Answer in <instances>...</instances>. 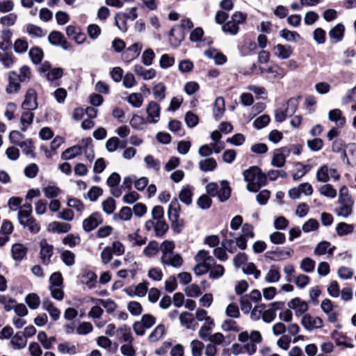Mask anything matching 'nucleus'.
Instances as JSON below:
<instances>
[{"label": "nucleus", "mask_w": 356, "mask_h": 356, "mask_svg": "<svg viewBox=\"0 0 356 356\" xmlns=\"http://www.w3.org/2000/svg\"><path fill=\"white\" fill-rule=\"evenodd\" d=\"M238 340L245 343L244 346L234 343L231 346V352L234 355L247 353L249 355H254L257 351V344L262 341L261 333L257 330H252L250 333L247 331L241 332L238 335Z\"/></svg>", "instance_id": "nucleus-1"}, {"label": "nucleus", "mask_w": 356, "mask_h": 356, "mask_svg": "<svg viewBox=\"0 0 356 356\" xmlns=\"http://www.w3.org/2000/svg\"><path fill=\"white\" fill-rule=\"evenodd\" d=\"M243 177L247 182V189L251 192L257 191L265 181L266 176L257 166H252L243 171Z\"/></svg>", "instance_id": "nucleus-2"}, {"label": "nucleus", "mask_w": 356, "mask_h": 356, "mask_svg": "<svg viewBox=\"0 0 356 356\" xmlns=\"http://www.w3.org/2000/svg\"><path fill=\"white\" fill-rule=\"evenodd\" d=\"M340 178V175L337 170L329 167L327 164H323L320 166L316 173V179L319 182L327 183L330 179L337 181Z\"/></svg>", "instance_id": "nucleus-3"}, {"label": "nucleus", "mask_w": 356, "mask_h": 356, "mask_svg": "<svg viewBox=\"0 0 356 356\" xmlns=\"http://www.w3.org/2000/svg\"><path fill=\"white\" fill-rule=\"evenodd\" d=\"M156 323V318L149 314L143 315L140 320L133 325L134 332L139 336H143L145 330L152 327Z\"/></svg>", "instance_id": "nucleus-4"}, {"label": "nucleus", "mask_w": 356, "mask_h": 356, "mask_svg": "<svg viewBox=\"0 0 356 356\" xmlns=\"http://www.w3.org/2000/svg\"><path fill=\"white\" fill-rule=\"evenodd\" d=\"M354 201L351 197H345L338 200V206L335 208L334 212L339 217L347 218L353 213Z\"/></svg>", "instance_id": "nucleus-5"}, {"label": "nucleus", "mask_w": 356, "mask_h": 356, "mask_svg": "<svg viewBox=\"0 0 356 356\" xmlns=\"http://www.w3.org/2000/svg\"><path fill=\"white\" fill-rule=\"evenodd\" d=\"M10 142L15 145L19 146L21 148H25L26 154L32 153L31 148V141L30 140H24V136L19 131H12L9 134Z\"/></svg>", "instance_id": "nucleus-6"}, {"label": "nucleus", "mask_w": 356, "mask_h": 356, "mask_svg": "<svg viewBox=\"0 0 356 356\" xmlns=\"http://www.w3.org/2000/svg\"><path fill=\"white\" fill-rule=\"evenodd\" d=\"M313 193V188L309 183L305 182L300 184L296 187H293L289 191V196L293 200L298 199L301 194L305 195H311Z\"/></svg>", "instance_id": "nucleus-7"}, {"label": "nucleus", "mask_w": 356, "mask_h": 356, "mask_svg": "<svg viewBox=\"0 0 356 356\" xmlns=\"http://www.w3.org/2000/svg\"><path fill=\"white\" fill-rule=\"evenodd\" d=\"M102 218L100 213L95 212L84 219L82 222L83 229L86 232L95 229L99 225L102 223Z\"/></svg>", "instance_id": "nucleus-8"}, {"label": "nucleus", "mask_w": 356, "mask_h": 356, "mask_svg": "<svg viewBox=\"0 0 356 356\" xmlns=\"http://www.w3.org/2000/svg\"><path fill=\"white\" fill-rule=\"evenodd\" d=\"M302 325L307 330L319 329L323 326V321L320 317H312L309 314H305L301 319Z\"/></svg>", "instance_id": "nucleus-9"}, {"label": "nucleus", "mask_w": 356, "mask_h": 356, "mask_svg": "<svg viewBox=\"0 0 356 356\" xmlns=\"http://www.w3.org/2000/svg\"><path fill=\"white\" fill-rule=\"evenodd\" d=\"M160 112L161 107L159 104L153 101L150 102L146 107L147 122L153 124L158 122L160 119Z\"/></svg>", "instance_id": "nucleus-10"}, {"label": "nucleus", "mask_w": 356, "mask_h": 356, "mask_svg": "<svg viewBox=\"0 0 356 356\" xmlns=\"http://www.w3.org/2000/svg\"><path fill=\"white\" fill-rule=\"evenodd\" d=\"M291 150L287 147H283L275 151L271 163L274 166L281 168L284 165L286 157L290 154Z\"/></svg>", "instance_id": "nucleus-11"}, {"label": "nucleus", "mask_w": 356, "mask_h": 356, "mask_svg": "<svg viewBox=\"0 0 356 356\" xmlns=\"http://www.w3.org/2000/svg\"><path fill=\"white\" fill-rule=\"evenodd\" d=\"M22 107L24 110L29 111H34L38 108L37 93L34 89H28Z\"/></svg>", "instance_id": "nucleus-12"}, {"label": "nucleus", "mask_w": 356, "mask_h": 356, "mask_svg": "<svg viewBox=\"0 0 356 356\" xmlns=\"http://www.w3.org/2000/svg\"><path fill=\"white\" fill-rule=\"evenodd\" d=\"M287 305L290 309L294 310L297 316H303V315H305L306 312L308 310V305L307 302L301 300L299 298H295L291 300L288 302Z\"/></svg>", "instance_id": "nucleus-13"}, {"label": "nucleus", "mask_w": 356, "mask_h": 356, "mask_svg": "<svg viewBox=\"0 0 356 356\" xmlns=\"http://www.w3.org/2000/svg\"><path fill=\"white\" fill-rule=\"evenodd\" d=\"M18 77V74L15 71H10L8 73V84L6 88V92L8 94L17 93L21 88L22 83Z\"/></svg>", "instance_id": "nucleus-14"}, {"label": "nucleus", "mask_w": 356, "mask_h": 356, "mask_svg": "<svg viewBox=\"0 0 356 356\" xmlns=\"http://www.w3.org/2000/svg\"><path fill=\"white\" fill-rule=\"evenodd\" d=\"M161 261L164 266H170L175 268H179L183 264V259L179 254H170L162 255Z\"/></svg>", "instance_id": "nucleus-15"}, {"label": "nucleus", "mask_w": 356, "mask_h": 356, "mask_svg": "<svg viewBox=\"0 0 356 356\" xmlns=\"http://www.w3.org/2000/svg\"><path fill=\"white\" fill-rule=\"evenodd\" d=\"M273 54L277 58L286 60L293 54V49L290 45L277 44L273 47Z\"/></svg>", "instance_id": "nucleus-16"}, {"label": "nucleus", "mask_w": 356, "mask_h": 356, "mask_svg": "<svg viewBox=\"0 0 356 356\" xmlns=\"http://www.w3.org/2000/svg\"><path fill=\"white\" fill-rule=\"evenodd\" d=\"M40 258L44 264L48 265L50 262V259L53 255L54 247L49 244L45 239H42L40 243Z\"/></svg>", "instance_id": "nucleus-17"}, {"label": "nucleus", "mask_w": 356, "mask_h": 356, "mask_svg": "<svg viewBox=\"0 0 356 356\" xmlns=\"http://www.w3.org/2000/svg\"><path fill=\"white\" fill-rule=\"evenodd\" d=\"M134 72L145 81L153 79L156 76V71L154 68L146 69L140 64L134 65Z\"/></svg>", "instance_id": "nucleus-18"}, {"label": "nucleus", "mask_w": 356, "mask_h": 356, "mask_svg": "<svg viewBox=\"0 0 356 356\" xmlns=\"http://www.w3.org/2000/svg\"><path fill=\"white\" fill-rule=\"evenodd\" d=\"M143 45L140 43L136 42L129 47L126 51L123 54L124 59L127 62L133 60L136 58L140 53Z\"/></svg>", "instance_id": "nucleus-19"}, {"label": "nucleus", "mask_w": 356, "mask_h": 356, "mask_svg": "<svg viewBox=\"0 0 356 356\" xmlns=\"http://www.w3.org/2000/svg\"><path fill=\"white\" fill-rule=\"evenodd\" d=\"M42 308L49 313L51 318L54 321H57L60 318V310L54 305V304L49 298H44L43 300Z\"/></svg>", "instance_id": "nucleus-20"}, {"label": "nucleus", "mask_w": 356, "mask_h": 356, "mask_svg": "<svg viewBox=\"0 0 356 356\" xmlns=\"http://www.w3.org/2000/svg\"><path fill=\"white\" fill-rule=\"evenodd\" d=\"M23 208L18 212V220L21 225L24 226L33 218L31 204L27 203L23 206Z\"/></svg>", "instance_id": "nucleus-21"}, {"label": "nucleus", "mask_w": 356, "mask_h": 356, "mask_svg": "<svg viewBox=\"0 0 356 356\" xmlns=\"http://www.w3.org/2000/svg\"><path fill=\"white\" fill-rule=\"evenodd\" d=\"M0 62L5 67L10 68L15 63V56L11 51L0 47Z\"/></svg>", "instance_id": "nucleus-22"}, {"label": "nucleus", "mask_w": 356, "mask_h": 356, "mask_svg": "<svg viewBox=\"0 0 356 356\" xmlns=\"http://www.w3.org/2000/svg\"><path fill=\"white\" fill-rule=\"evenodd\" d=\"M72 228L70 224L67 222H61L54 221L49 224L48 229L57 234H64L68 232Z\"/></svg>", "instance_id": "nucleus-23"}, {"label": "nucleus", "mask_w": 356, "mask_h": 356, "mask_svg": "<svg viewBox=\"0 0 356 356\" xmlns=\"http://www.w3.org/2000/svg\"><path fill=\"white\" fill-rule=\"evenodd\" d=\"M280 277V268L275 265H271L265 275L264 280L266 282L272 284L277 282Z\"/></svg>", "instance_id": "nucleus-24"}, {"label": "nucleus", "mask_w": 356, "mask_h": 356, "mask_svg": "<svg viewBox=\"0 0 356 356\" xmlns=\"http://www.w3.org/2000/svg\"><path fill=\"white\" fill-rule=\"evenodd\" d=\"M344 31V26L342 24H337L330 29L328 35L334 42H338L343 39Z\"/></svg>", "instance_id": "nucleus-25"}, {"label": "nucleus", "mask_w": 356, "mask_h": 356, "mask_svg": "<svg viewBox=\"0 0 356 356\" xmlns=\"http://www.w3.org/2000/svg\"><path fill=\"white\" fill-rule=\"evenodd\" d=\"M328 119L335 122L338 127H343L346 122L345 117L342 115L341 111L338 108H334L329 111Z\"/></svg>", "instance_id": "nucleus-26"}, {"label": "nucleus", "mask_w": 356, "mask_h": 356, "mask_svg": "<svg viewBox=\"0 0 356 356\" xmlns=\"http://www.w3.org/2000/svg\"><path fill=\"white\" fill-rule=\"evenodd\" d=\"M334 246H331V244L327 241H321L319 243L314 249V254L316 255L321 256L328 253L329 254H332L333 251L334 250Z\"/></svg>", "instance_id": "nucleus-27"}, {"label": "nucleus", "mask_w": 356, "mask_h": 356, "mask_svg": "<svg viewBox=\"0 0 356 356\" xmlns=\"http://www.w3.org/2000/svg\"><path fill=\"white\" fill-rule=\"evenodd\" d=\"M24 302L28 307L33 310L38 309L41 304L40 298L36 293L27 294L24 298Z\"/></svg>", "instance_id": "nucleus-28"}, {"label": "nucleus", "mask_w": 356, "mask_h": 356, "mask_svg": "<svg viewBox=\"0 0 356 356\" xmlns=\"http://www.w3.org/2000/svg\"><path fill=\"white\" fill-rule=\"evenodd\" d=\"M280 36L289 42H296L301 39L300 34L296 31H290L286 29H283L280 31Z\"/></svg>", "instance_id": "nucleus-29"}, {"label": "nucleus", "mask_w": 356, "mask_h": 356, "mask_svg": "<svg viewBox=\"0 0 356 356\" xmlns=\"http://www.w3.org/2000/svg\"><path fill=\"white\" fill-rule=\"evenodd\" d=\"M225 109V100L222 97L216 99L213 104V116L216 120H218L223 114Z\"/></svg>", "instance_id": "nucleus-30"}, {"label": "nucleus", "mask_w": 356, "mask_h": 356, "mask_svg": "<svg viewBox=\"0 0 356 356\" xmlns=\"http://www.w3.org/2000/svg\"><path fill=\"white\" fill-rule=\"evenodd\" d=\"M166 334V328L164 325H158L149 335V340L151 342H156L161 340Z\"/></svg>", "instance_id": "nucleus-31"}, {"label": "nucleus", "mask_w": 356, "mask_h": 356, "mask_svg": "<svg viewBox=\"0 0 356 356\" xmlns=\"http://www.w3.org/2000/svg\"><path fill=\"white\" fill-rule=\"evenodd\" d=\"M82 152V148L79 145H74L65 149L61 154L63 160H71L80 155Z\"/></svg>", "instance_id": "nucleus-32"}, {"label": "nucleus", "mask_w": 356, "mask_h": 356, "mask_svg": "<svg viewBox=\"0 0 356 356\" xmlns=\"http://www.w3.org/2000/svg\"><path fill=\"white\" fill-rule=\"evenodd\" d=\"M213 260H204L196 263L193 267V272L196 275H202L207 273L210 269Z\"/></svg>", "instance_id": "nucleus-33"}, {"label": "nucleus", "mask_w": 356, "mask_h": 356, "mask_svg": "<svg viewBox=\"0 0 356 356\" xmlns=\"http://www.w3.org/2000/svg\"><path fill=\"white\" fill-rule=\"evenodd\" d=\"M220 189L218 192V197L220 202H225L229 199L231 195V188L229 186V183L226 180L220 182Z\"/></svg>", "instance_id": "nucleus-34"}, {"label": "nucleus", "mask_w": 356, "mask_h": 356, "mask_svg": "<svg viewBox=\"0 0 356 356\" xmlns=\"http://www.w3.org/2000/svg\"><path fill=\"white\" fill-rule=\"evenodd\" d=\"M13 257L15 260H22L26 254L27 249L21 243H15L11 249Z\"/></svg>", "instance_id": "nucleus-35"}, {"label": "nucleus", "mask_w": 356, "mask_h": 356, "mask_svg": "<svg viewBox=\"0 0 356 356\" xmlns=\"http://www.w3.org/2000/svg\"><path fill=\"white\" fill-rule=\"evenodd\" d=\"M200 169L203 172L214 170L217 167V163L213 158H208L200 160L198 163Z\"/></svg>", "instance_id": "nucleus-36"}, {"label": "nucleus", "mask_w": 356, "mask_h": 356, "mask_svg": "<svg viewBox=\"0 0 356 356\" xmlns=\"http://www.w3.org/2000/svg\"><path fill=\"white\" fill-rule=\"evenodd\" d=\"M10 343L15 349H22L26 346L27 340L22 333L17 332L11 338Z\"/></svg>", "instance_id": "nucleus-37"}, {"label": "nucleus", "mask_w": 356, "mask_h": 356, "mask_svg": "<svg viewBox=\"0 0 356 356\" xmlns=\"http://www.w3.org/2000/svg\"><path fill=\"white\" fill-rule=\"evenodd\" d=\"M184 38V33L181 29H172L170 34V41L174 47L179 45Z\"/></svg>", "instance_id": "nucleus-38"}, {"label": "nucleus", "mask_w": 356, "mask_h": 356, "mask_svg": "<svg viewBox=\"0 0 356 356\" xmlns=\"http://www.w3.org/2000/svg\"><path fill=\"white\" fill-rule=\"evenodd\" d=\"M354 231V225L341 222L337 224L336 227V232L338 236H343L353 233Z\"/></svg>", "instance_id": "nucleus-39"}, {"label": "nucleus", "mask_w": 356, "mask_h": 356, "mask_svg": "<svg viewBox=\"0 0 356 356\" xmlns=\"http://www.w3.org/2000/svg\"><path fill=\"white\" fill-rule=\"evenodd\" d=\"M33 111L25 110L22 114L20 122L22 123V130L25 131L26 127L29 126L33 120L34 115Z\"/></svg>", "instance_id": "nucleus-40"}, {"label": "nucleus", "mask_w": 356, "mask_h": 356, "mask_svg": "<svg viewBox=\"0 0 356 356\" xmlns=\"http://www.w3.org/2000/svg\"><path fill=\"white\" fill-rule=\"evenodd\" d=\"M180 206L177 200L174 199L170 202L168 208V218L169 219L176 220L179 216Z\"/></svg>", "instance_id": "nucleus-41"}, {"label": "nucleus", "mask_w": 356, "mask_h": 356, "mask_svg": "<svg viewBox=\"0 0 356 356\" xmlns=\"http://www.w3.org/2000/svg\"><path fill=\"white\" fill-rule=\"evenodd\" d=\"M343 142L342 140H335L332 143V150L334 152H342V157L343 160H346V163L348 164L350 163V161L348 156V154L343 151Z\"/></svg>", "instance_id": "nucleus-42"}, {"label": "nucleus", "mask_w": 356, "mask_h": 356, "mask_svg": "<svg viewBox=\"0 0 356 356\" xmlns=\"http://www.w3.org/2000/svg\"><path fill=\"white\" fill-rule=\"evenodd\" d=\"M165 89L166 87L162 82L155 84L152 88V92L155 99L160 101L164 99L165 97Z\"/></svg>", "instance_id": "nucleus-43"}, {"label": "nucleus", "mask_w": 356, "mask_h": 356, "mask_svg": "<svg viewBox=\"0 0 356 356\" xmlns=\"http://www.w3.org/2000/svg\"><path fill=\"white\" fill-rule=\"evenodd\" d=\"M225 314L227 317L236 319L241 316L240 310L238 305L236 303H229L225 308Z\"/></svg>", "instance_id": "nucleus-44"}, {"label": "nucleus", "mask_w": 356, "mask_h": 356, "mask_svg": "<svg viewBox=\"0 0 356 356\" xmlns=\"http://www.w3.org/2000/svg\"><path fill=\"white\" fill-rule=\"evenodd\" d=\"M208 272L210 278L217 279L224 275L225 269L222 265L212 263Z\"/></svg>", "instance_id": "nucleus-45"}, {"label": "nucleus", "mask_w": 356, "mask_h": 356, "mask_svg": "<svg viewBox=\"0 0 356 356\" xmlns=\"http://www.w3.org/2000/svg\"><path fill=\"white\" fill-rule=\"evenodd\" d=\"M266 72L271 74L274 79H281L286 75L284 70L276 65L269 66Z\"/></svg>", "instance_id": "nucleus-46"}, {"label": "nucleus", "mask_w": 356, "mask_h": 356, "mask_svg": "<svg viewBox=\"0 0 356 356\" xmlns=\"http://www.w3.org/2000/svg\"><path fill=\"white\" fill-rule=\"evenodd\" d=\"M16 300L8 296L0 295V304L6 312H10L15 307Z\"/></svg>", "instance_id": "nucleus-47"}, {"label": "nucleus", "mask_w": 356, "mask_h": 356, "mask_svg": "<svg viewBox=\"0 0 356 356\" xmlns=\"http://www.w3.org/2000/svg\"><path fill=\"white\" fill-rule=\"evenodd\" d=\"M315 266L316 262L314 260L309 257H305L301 261L300 264V268L302 271L309 273L314 271Z\"/></svg>", "instance_id": "nucleus-48"}, {"label": "nucleus", "mask_w": 356, "mask_h": 356, "mask_svg": "<svg viewBox=\"0 0 356 356\" xmlns=\"http://www.w3.org/2000/svg\"><path fill=\"white\" fill-rule=\"evenodd\" d=\"M127 19L128 17L126 13H118L115 16V25L122 32H126L127 30Z\"/></svg>", "instance_id": "nucleus-49"}, {"label": "nucleus", "mask_w": 356, "mask_h": 356, "mask_svg": "<svg viewBox=\"0 0 356 356\" xmlns=\"http://www.w3.org/2000/svg\"><path fill=\"white\" fill-rule=\"evenodd\" d=\"M195 318L199 321H204V324L215 325L213 319L208 315L206 310L198 308L195 312Z\"/></svg>", "instance_id": "nucleus-50"}, {"label": "nucleus", "mask_w": 356, "mask_h": 356, "mask_svg": "<svg viewBox=\"0 0 356 356\" xmlns=\"http://www.w3.org/2000/svg\"><path fill=\"white\" fill-rule=\"evenodd\" d=\"M13 49L17 54L25 53L29 49L28 42L25 39L18 38L14 42Z\"/></svg>", "instance_id": "nucleus-51"}, {"label": "nucleus", "mask_w": 356, "mask_h": 356, "mask_svg": "<svg viewBox=\"0 0 356 356\" xmlns=\"http://www.w3.org/2000/svg\"><path fill=\"white\" fill-rule=\"evenodd\" d=\"M221 328L222 330L225 332H239L240 327H238L237 323L233 319L229 318L225 319L222 321L221 324Z\"/></svg>", "instance_id": "nucleus-52"}, {"label": "nucleus", "mask_w": 356, "mask_h": 356, "mask_svg": "<svg viewBox=\"0 0 356 356\" xmlns=\"http://www.w3.org/2000/svg\"><path fill=\"white\" fill-rule=\"evenodd\" d=\"M318 191L321 195L327 197L334 198L337 196V191L329 184L321 186L318 188Z\"/></svg>", "instance_id": "nucleus-53"}, {"label": "nucleus", "mask_w": 356, "mask_h": 356, "mask_svg": "<svg viewBox=\"0 0 356 356\" xmlns=\"http://www.w3.org/2000/svg\"><path fill=\"white\" fill-rule=\"evenodd\" d=\"M242 270L248 275H253L254 278L257 280L261 275V271L257 270L253 263H246L242 267Z\"/></svg>", "instance_id": "nucleus-54"}, {"label": "nucleus", "mask_w": 356, "mask_h": 356, "mask_svg": "<svg viewBox=\"0 0 356 356\" xmlns=\"http://www.w3.org/2000/svg\"><path fill=\"white\" fill-rule=\"evenodd\" d=\"M116 332L118 337L123 339L124 341L131 342L133 341V337L130 332V328L128 326L123 325L119 327Z\"/></svg>", "instance_id": "nucleus-55"}, {"label": "nucleus", "mask_w": 356, "mask_h": 356, "mask_svg": "<svg viewBox=\"0 0 356 356\" xmlns=\"http://www.w3.org/2000/svg\"><path fill=\"white\" fill-rule=\"evenodd\" d=\"M58 350L62 354L74 355L76 353V346L69 342L58 344Z\"/></svg>", "instance_id": "nucleus-56"}, {"label": "nucleus", "mask_w": 356, "mask_h": 356, "mask_svg": "<svg viewBox=\"0 0 356 356\" xmlns=\"http://www.w3.org/2000/svg\"><path fill=\"white\" fill-rule=\"evenodd\" d=\"M168 230V225L163 220H156L154 225V232L156 236H163Z\"/></svg>", "instance_id": "nucleus-57"}, {"label": "nucleus", "mask_w": 356, "mask_h": 356, "mask_svg": "<svg viewBox=\"0 0 356 356\" xmlns=\"http://www.w3.org/2000/svg\"><path fill=\"white\" fill-rule=\"evenodd\" d=\"M128 102L135 108H140L143 102L142 94L138 92L131 93L127 98Z\"/></svg>", "instance_id": "nucleus-58"}, {"label": "nucleus", "mask_w": 356, "mask_h": 356, "mask_svg": "<svg viewBox=\"0 0 356 356\" xmlns=\"http://www.w3.org/2000/svg\"><path fill=\"white\" fill-rule=\"evenodd\" d=\"M204 343L197 339L193 340L190 343L193 356H201L204 348Z\"/></svg>", "instance_id": "nucleus-59"}, {"label": "nucleus", "mask_w": 356, "mask_h": 356, "mask_svg": "<svg viewBox=\"0 0 356 356\" xmlns=\"http://www.w3.org/2000/svg\"><path fill=\"white\" fill-rule=\"evenodd\" d=\"M155 54L152 49H147L143 51L141 56L142 63L146 66H150L153 63Z\"/></svg>", "instance_id": "nucleus-60"}, {"label": "nucleus", "mask_w": 356, "mask_h": 356, "mask_svg": "<svg viewBox=\"0 0 356 356\" xmlns=\"http://www.w3.org/2000/svg\"><path fill=\"white\" fill-rule=\"evenodd\" d=\"M127 309L134 316H139L143 310L141 304L136 301L129 302L127 305Z\"/></svg>", "instance_id": "nucleus-61"}, {"label": "nucleus", "mask_w": 356, "mask_h": 356, "mask_svg": "<svg viewBox=\"0 0 356 356\" xmlns=\"http://www.w3.org/2000/svg\"><path fill=\"white\" fill-rule=\"evenodd\" d=\"M44 196L47 198L56 197L60 193V189L56 186H47L42 190Z\"/></svg>", "instance_id": "nucleus-62"}, {"label": "nucleus", "mask_w": 356, "mask_h": 356, "mask_svg": "<svg viewBox=\"0 0 356 356\" xmlns=\"http://www.w3.org/2000/svg\"><path fill=\"white\" fill-rule=\"evenodd\" d=\"M185 293L187 296L191 298L198 297L201 294L200 286L197 284H191L185 289Z\"/></svg>", "instance_id": "nucleus-63"}, {"label": "nucleus", "mask_w": 356, "mask_h": 356, "mask_svg": "<svg viewBox=\"0 0 356 356\" xmlns=\"http://www.w3.org/2000/svg\"><path fill=\"white\" fill-rule=\"evenodd\" d=\"M175 63V58L168 54H163L159 60V66L162 69H167L172 67Z\"/></svg>", "instance_id": "nucleus-64"}]
</instances>
